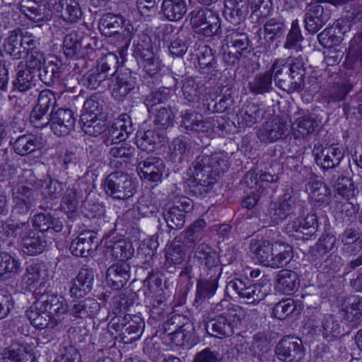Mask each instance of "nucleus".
I'll list each match as a JSON object with an SVG mask.
<instances>
[{
	"instance_id": "3c124183",
	"label": "nucleus",
	"mask_w": 362,
	"mask_h": 362,
	"mask_svg": "<svg viewBox=\"0 0 362 362\" xmlns=\"http://www.w3.org/2000/svg\"><path fill=\"white\" fill-rule=\"evenodd\" d=\"M250 4L252 16L257 20L269 15L271 10L269 0H252Z\"/></svg>"
},
{
	"instance_id": "4468645a",
	"label": "nucleus",
	"mask_w": 362,
	"mask_h": 362,
	"mask_svg": "<svg viewBox=\"0 0 362 362\" xmlns=\"http://www.w3.org/2000/svg\"><path fill=\"white\" fill-rule=\"evenodd\" d=\"M94 274L92 269L81 268L73 280L72 285L69 289L71 297L83 298L88 294L93 288Z\"/></svg>"
},
{
	"instance_id": "c9c22d12",
	"label": "nucleus",
	"mask_w": 362,
	"mask_h": 362,
	"mask_svg": "<svg viewBox=\"0 0 362 362\" xmlns=\"http://www.w3.org/2000/svg\"><path fill=\"white\" fill-rule=\"evenodd\" d=\"M315 126V122L310 117L298 118L292 124L293 136L296 139L304 138L314 132Z\"/></svg>"
},
{
	"instance_id": "c85d7f7f",
	"label": "nucleus",
	"mask_w": 362,
	"mask_h": 362,
	"mask_svg": "<svg viewBox=\"0 0 362 362\" xmlns=\"http://www.w3.org/2000/svg\"><path fill=\"white\" fill-rule=\"evenodd\" d=\"M288 132V127L281 123H267L258 132V138L264 141H274Z\"/></svg>"
},
{
	"instance_id": "774afa93",
	"label": "nucleus",
	"mask_w": 362,
	"mask_h": 362,
	"mask_svg": "<svg viewBox=\"0 0 362 362\" xmlns=\"http://www.w3.org/2000/svg\"><path fill=\"white\" fill-rule=\"evenodd\" d=\"M151 315H154V317H162L166 308L165 297L162 294L153 296L151 301Z\"/></svg>"
},
{
	"instance_id": "4c0bfd02",
	"label": "nucleus",
	"mask_w": 362,
	"mask_h": 362,
	"mask_svg": "<svg viewBox=\"0 0 362 362\" xmlns=\"http://www.w3.org/2000/svg\"><path fill=\"white\" fill-rule=\"evenodd\" d=\"M21 271L18 259L6 252H0V276L14 275Z\"/></svg>"
},
{
	"instance_id": "ddd939ff",
	"label": "nucleus",
	"mask_w": 362,
	"mask_h": 362,
	"mask_svg": "<svg viewBox=\"0 0 362 362\" xmlns=\"http://www.w3.org/2000/svg\"><path fill=\"white\" fill-rule=\"evenodd\" d=\"M98 245L97 234L93 230H86L81 233L72 241L70 245V251L75 256L87 257L97 249Z\"/></svg>"
},
{
	"instance_id": "49530a36",
	"label": "nucleus",
	"mask_w": 362,
	"mask_h": 362,
	"mask_svg": "<svg viewBox=\"0 0 362 362\" xmlns=\"http://www.w3.org/2000/svg\"><path fill=\"white\" fill-rule=\"evenodd\" d=\"M206 223L204 219H198L191 224L184 232L183 238L186 244L194 243L202 231L206 228Z\"/></svg>"
},
{
	"instance_id": "393cba45",
	"label": "nucleus",
	"mask_w": 362,
	"mask_h": 362,
	"mask_svg": "<svg viewBox=\"0 0 362 362\" xmlns=\"http://www.w3.org/2000/svg\"><path fill=\"white\" fill-rule=\"evenodd\" d=\"M124 320L125 323L122 327V334L124 337H129L130 342L139 339L145 327L144 320L139 315H127Z\"/></svg>"
},
{
	"instance_id": "58836bf2",
	"label": "nucleus",
	"mask_w": 362,
	"mask_h": 362,
	"mask_svg": "<svg viewBox=\"0 0 362 362\" xmlns=\"http://www.w3.org/2000/svg\"><path fill=\"white\" fill-rule=\"evenodd\" d=\"M124 23L123 19L116 15L111 13L106 14L103 16L100 23V30L102 33L106 36H111L115 33H117V29Z\"/></svg>"
},
{
	"instance_id": "09e8293b",
	"label": "nucleus",
	"mask_w": 362,
	"mask_h": 362,
	"mask_svg": "<svg viewBox=\"0 0 362 362\" xmlns=\"http://www.w3.org/2000/svg\"><path fill=\"white\" fill-rule=\"evenodd\" d=\"M272 76L270 72L259 74L250 83V88L257 93L269 91L271 88Z\"/></svg>"
},
{
	"instance_id": "6e6552de",
	"label": "nucleus",
	"mask_w": 362,
	"mask_h": 362,
	"mask_svg": "<svg viewBox=\"0 0 362 362\" xmlns=\"http://www.w3.org/2000/svg\"><path fill=\"white\" fill-rule=\"evenodd\" d=\"M23 176L26 179L25 183L21 181L12 189L13 199L15 203L14 210L18 214H25L28 211L32 206L33 190L28 187H37V180L30 170L24 171Z\"/></svg>"
},
{
	"instance_id": "72a5a7b5",
	"label": "nucleus",
	"mask_w": 362,
	"mask_h": 362,
	"mask_svg": "<svg viewBox=\"0 0 362 362\" xmlns=\"http://www.w3.org/2000/svg\"><path fill=\"white\" fill-rule=\"evenodd\" d=\"M325 21L323 7L321 5H315L306 16L305 27L309 32L316 33L322 27Z\"/></svg>"
},
{
	"instance_id": "7ed1b4c3",
	"label": "nucleus",
	"mask_w": 362,
	"mask_h": 362,
	"mask_svg": "<svg viewBox=\"0 0 362 362\" xmlns=\"http://www.w3.org/2000/svg\"><path fill=\"white\" fill-rule=\"evenodd\" d=\"M8 233V235L21 239V251L28 256L42 253L47 246L45 235L37 228H32L28 222L12 225Z\"/></svg>"
},
{
	"instance_id": "5701e85b",
	"label": "nucleus",
	"mask_w": 362,
	"mask_h": 362,
	"mask_svg": "<svg viewBox=\"0 0 362 362\" xmlns=\"http://www.w3.org/2000/svg\"><path fill=\"white\" fill-rule=\"evenodd\" d=\"M293 252L291 245L281 243H275V248L267 267L273 269L286 267L292 259Z\"/></svg>"
},
{
	"instance_id": "9b49d317",
	"label": "nucleus",
	"mask_w": 362,
	"mask_h": 362,
	"mask_svg": "<svg viewBox=\"0 0 362 362\" xmlns=\"http://www.w3.org/2000/svg\"><path fill=\"white\" fill-rule=\"evenodd\" d=\"M55 103L56 98L52 91L45 90L40 92L37 103L30 114V122L34 127L42 128L47 124V112Z\"/></svg>"
},
{
	"instance_id": "603ef678",
	"label": "nucleus",
	"mask_w": 362,
	"mask_h": 362,
	"mask_svg": "<svg viewBox=\"0 0 362 362\" xmlns=\"http://www.w3.org/2000/svg\"><path fill=\"white\" fill-rule=\"evenodd\" d=\"M284 23L276 19H270L264 25V32L266 37L273 40L281 36L285 30Z\"/></svg>"
},
{
	"instance_id": "39448f33",
	"label": "nucleus",
	"mask_w": 362,
	"mask_h": 362,
	"mask_svg": "<svg viewBox=\"0 0 362 362\" xmlns=\"http://www.w3.org/2000/svg\"><path fill=\"white\" fill-rule=\"evenodd\" d=\"M226 291L237 295L244 303L257 305L267 295L265 287L260 284H250L240 279H235L228 283Z\"/></svg>"
},
{
	"instance_id": "c03bdc74",
	"label": "nucleus",
	"mask_w": 362,
	"mask_h": 362,
	"mask_svg": "<svg viewBox=\"0 0 362 362\" xmlns=\"http://www.w3.org/2000/svg\"><path fill=\"white\" fill-rule=\"evenodd\" d=\"M130 127L124 122V116L115 120L109 130L112 141L118 143L126 140L129 134Z\"/></svg>"
},
{
	"instance_id": "bb28decb",
	"label": "nucleus",
	"mask_w": 362,
	"mask_h": 362,
	"mask_svg": "<svg viewBox=\"0 0 362 362\" xmlns=\"http://www.w3.org/2000/svg\"><path fill=\"white\" fill-rule=\"evenodd\" d=\"M138 64L150 76L158 74L161 69L159 57L151 49H144L137 59Z\"/></svg>"
},
{
	"instance_id": "680f3d73",
	"label": "nucleus",
	"mask_w": 362,
	"mask_h": 362,
	"mask_svg": "<svg viewBox=\"0 0 362 362\" xmlns=\"http://www.w3.org/2000/svg\"><path fill=\"white\" fill-rule=\"evenodd\" d=\"M336 238L333 235H322L317 242L313 250L319 255H324L330 251L334 246Z\"/></svg>"
},
{
	"instance_id": "20e7f679",
	"label": "nucleus",
	"mask_w": 362,
	"mask_h": 362,
	"mask_svg": "<svg viewBox=\"0 0 362 362\" xmlns=\"http://www.w3.org/2000/svg\"><path fill=\"white\" fill-rule=\"evenodd\" d=\"M203 161L204 160H196L189 170V174L193 178L189 184L192 191L199 196H204L209 192L216 182L217 176L212 165Z\"/></svg>"
},
{
	"instance_id": "f704fd0d",
	"label": "nucleus",
	"mask_w": 362,
	"mask_h": 362,
	"mask_svg": "<svg viewBox=\"0 0 362 362\" xmlns=\"http://www.w3.org/2000/svg\"><path fill=\"white\" fill-rule=\"evenodd\" d=\"M21 30H13L9 33L4 43V51L14 58H19L23 53L21 42Z\"/></svg>"
},
{
	"instance_id": "423d86ee",
	"label": "nucleus",
	"mask_w": 362,
	"mask_h": 362,
	"mask_svg": "<svg viewBox=\"0 0 362 362\" xmlns=\"http://www.w3.org/2000/svg\"><path fill=\"white\" fill-rule=\"evenodd\" d=\"M105 190L107 195L114 199H127L136 192V187L127 174L121 172L110 173L105 179Z\"/></svg>"
},
{
	"instance_id": "b1692460",
	"label": "nucleus",
	"mask_w": 362,
	"mask_h": 362,
	"mask_svg": "<svg viewBox=\"0 0 362 362\" xmlns=\"http://www.w3.org/2000/svg\"><path fill=\"white\" fill-rule=\"evenodd\" d=\"M343 244V250L352 255H356L362 250V233L355 228L346 229L339 236Z\"/></svg>"
},
{
	"instance_id": "6e6d98bb",
	"label": "nucleus",
	"mask_w": 362,
	"mask_h": 362,
	"mask_svg": "<svg viewBox=\"0 0 362 362\" xmlns=\"http://www.w3.org/2000/svg\"><path fill=\"white\" fill-rule=\"evenodd\" d=\"M185 258V253L181 245H172L165 254L166 262L170 264H179Z\"/></svg>"
},
{
	"instance_id": "aec40b11",
	"label": "nucleus",
	"mask_w": 362,
	"mask_h": 362,
	"mask_svg": "<svg viewBox=\"0 0 362 362\" xmlns=\"http://www.w3.org/2000/svg\"><path fill=\"white\" fill-rule=\"evenodd\" d=\"M161 11L165 18L170 21H179L187 11L185 0H163Z\"/></svg>"
},
{
	"instance_id": "a878e982",
	"label": "nucleus",
	"mask_w": 362,
	"mask_h": 362,
	"mask_svg": "<svg viewBox=\"0 0 362 362\" xmlns=\"http://www.w3.org/2000/svg\"><path fill=\"white\" fill-rule=\"evenodd\" d=\"M137 171L141 178L156 182L159 180L162 175V163H160V160H156L154 162L143 160L139 163Z\"/></svg>"
},
{
	"instance_id": "1a4fd4ad",
	"label": "nucleus",
	"mask_w": 362,
	"mask_h": 362,
	"mask_svg": "<svg viewBox=\"0 0 362 362\" xmlns=\"http://www.w3.org/2000/svg\"><path fill=\"white\" fill-rule=\"evenodd\" d=\"M227 315H217L206 324L207 333L218 339H224L232 336L235 328L240 324V318L234 310L227 313Z\"/></svg>"
},
{
	"instance_id": "4be33fe9",
	"label": "nucleus",
	"mask_w": 362,
	"mask_h": 362,
	"mask_svg": "<svg viewBox=\"0 0 362 362\" xmlns=\"http://www.w3.org/2000/svg\"><path fill=\"white\" fill-rule=\"evenodd\" d=\"M274 248L275 243L268 240H254L250 245V251L257 261L267 267L269 264Z\"/></svg>"
},
{
	"instance_id": "ea45409f",
	"label": "nucleus",
	"mask_w": 362,
	"mask_h": 362,
	"mask_svg": "<svg viewBox=\"0 0 362 362\" xmlns=\"http://www.w3.org/2000/svg\"><path fill=\"white\" fill-rule=\"evenodd\" d=\"M111 255L116 259L122 261L130 259L134 254V249L130 243L119 240L109 247Z\"/></svg>"
},
{
	"instance_id": "cd10ccee",
	"label": "nucleus",
	"mask_w": 362,
	"mask_h": 362,
	"mask_svg": "<svg viewBox=\"0 0 362 362\" xmlns=\"http://www.w3.org/2000/svg\"><path fill=\"white\" fill-rule=\"evenodd\" d=\"M163 140L164 137L156 134L153 130H148L137 134L136 144L141 151L151 152L159 146Z\"/></svg>"
},
{
	"instance_id": "7c9ffc66",
	"label": "nucleus",
	"mask_w": 362,
	"mask_h": 362,
	"mask_svg": "<svg viewBox=\"0 0 362 362\" xmlns=\"http://www.w3.org/2000/svg\"><path fill=\"white\" fill-rule=\"evenodd\" d=\"M26 316L33 327L39 329H52L57 325V320H52L46 312L39 310H30L27 311Z\"/></svg>"
},
{
	"instance_id": "473e14b6",
	"label": "nucleus",
	"mask_w": 362,
	"mask_h": 362,
	"mask_svg": "<svg viewBox=\"0 0 362 362\" xmlns=\"http://www.w3.org/2000/svg\"><path fill=\"white\" fill-rule=\"evenodd\" d=\"M37 136L33 134H25L19 136L14 143L15 152L21 156H25L34 151L40 146Z\"/></svg>"
},
{
	"instance_id": "a18cd8bd",
	"label": "nucleus",
	"mask_w": 362,
	"mask_h": 362,
	"mask_svg": "<svg viewBox=\"0 0 362 362\" xmlns=\"http://www.w3.org/2000/svg\"><path fill=\"white\" fill-rule=\"evenodd\" d=\"M296 308L295 301L292 298H287L277 303L273 308L272 315L279 320H284Z\"/></svg>"
},
{
	"instance_id": "69168bd1",
	"label": "nucleus",
	"mask_w": 362,
	"mask_h": 362,
	"mask_svg": "<svg viewBox=\"0 0 362 362\" xmlns=\"http://www.w3.org/2000/svg\"><path fill=\"white\" fill-rule=\"evenodd\" d=\"M317 227V216L314 214H308L303 220H301V228L303 235H306L305 238H303L308 239L313 234L315 233Z\"/></svg>"
},
{
	"instance_id": "052dcab7",
	"label": "nucleus",
	"mask_w": 362,
	"mask_h": 362,
	"mask_svg": "<svg viewBox=\"0 0 362 362\" xmlns=\"http://www.w3.org/2000/svg\"><path fill=\"white\" fill-rule=\"evenodd\" d=\"M57 294H43L37 300L35 307L41 312L49 313L52 308L57 303V298L61 297Z\"/></svg>"
},
{
	"instance_id": "bf43d9fd",
	"label": "nucleus",
	"mask_w": 362,
	"mask_h": 362,
	"mask_svg": "<svg viewBox=\"0 0 362 362\" xmlns=\"http://www.w3.org/2000/svg\"><path fill=\"white\" fill-rule=\"evenodd\" d=\"M57 303L52 309L47 313L52 320H57V325H59L63 319V315L68 312V304L66 300L63 296L57 298Z\"/></svg>"
},
{
	"instance_id": "a19ab883",
	"label": "nucleus",
	"mask_w": 362,
	"mask_h": 362,
	"mask_svg": "<svg viewBox=\"0 0 362 362\" xmlns=\"http://www.w3.org/2000/svg\"><path fill=\"white\" fill-rule=\"evenodd\" d=\"M33 85V75L30 71L25 69L21 62L18 66L16 78L14 81L15 87L20 91H26Z\"/></svg>"
},
{
	"instance_id": "de8ad7c7",
	"label": "nucleus",
	"mask_w": 362,
	"mask_h": 362,
	"mask_svg": "<svg viewBox=\"0 0 362 362\" xmlns=\"http://www.w3.org/2000/svg\"><path fill=\"white\" fill-rule=\"evenodd\" d=\"M227 43L229 47L233 49L235 53L240 54L247 49L249 40L246 34L233 33L227 37Z\"/></svg>"
},
{
	"instance_id": "338daca9",
	"label": "nucleus",
	"mask_w": 362,
	"mask_h": 362,
	"mask_svg": "<svg viewBox=\"0 0 362 362\" xmlns=\"http://www.w3.org/2000/svg\"><path fill=\"white\" fill-rule=\"evenodd\" d=\"M342 265V258L337 255L332 254L324 262L323 270L328 274L336 273L340 270Z\"/></svg>"
},
{
	"instance_id": "9d476101",
	"label": "nucleus",
	"mask_w": 362,
	"mask_h": 362,
	"mask_svg": "<svg viewBox=\"0 0 362 362\" xmlns=\"http://www.w3.org/2000/svg\"><path fill=\"white\" fill-rule=\"evenodd\" d=\"M275 353L283 362H300L305 356V349L299 338L286 337L276 345Z\"/></svg>"
},
{
	"instance_id": "2f4dec72",
	"label": "nucleus",
	"mask_w": 362,
	"mask_h": 362,
	"mask_svg": "<svg viewBox=\"0 0 362 362\" xmlns=\"http://www.w3.org/2000/svg\"><path fill=\"white\" fill-rule=\"evenodd\" d=\"M339 22L332 27L326 28L318 36L320 43L325 47H331L338 45L343 40V35L346 31L341 30L338 25Z\"/></svg>"
},
{
	"instance_id": "13d9d810",
	"label": "nucleus",
	"mask_w": 362,
	"mask_h": 362,
	"mask_svg": "<svg viewBox=\"0 0 362 362\" xmlns=\"http://www.w3.org/2000/svg\"><path fill=\"white\" fill-rule=\"evenodd\" d=\"M335 190L343 197L348 198L354 192V185L351 180L347 177H339L334 185Z\"/></svg>"
},
{
	"instance_id": "f8f14e48",
	"label": "nucleus",
	"mask_w": 362,
	"mask_h": 362,
	"mask_svg": "<svg viewBox=\"0 0 362 362\" xmlns=\"http://www.w3.org/2000/svg\"><path fill=\"white\" fill-rule=\"evenodd\" d=\"M50 129L58 136H65L73 129L75 119L70 109L59 108L50 115Z\"/></svg>"
},
{
	"instance_id": "412c9836",
	"label": "nucleus",
	"mask_w": 362,
	"mask_h": 362,
	"mask_svg": "<svg viewBox=\"0 0 362 362\" xmlns=\"http://www.w3.org/2000/svg\"><path fill=\"white\" fill-rule=\"evenodd\" d=\"M100 308V303L95 299L87 298L73 305L69 313L75 318L93 317Z\"/></svg>"
},
{
	"instance_id": "c756f323",
	"label": "nucleus",
	"mask_w": 362,
	"mask_h": 362,
	"mask_svg": "<svg viewBox=\"0 0 362 362\" xmlns=\"http://www.w3.org/2000/svg\"><path fill=\"white\" fill-rule=\"evenodd\" d=\"M248 0H226L225 6L229 11L230 21L238 23L244 19L249 12Z\"/></svg>"
},
{
	"instance_id": "e2e57ef3",
	"label": "nucleus",
	"mask_w": 362,
	"mask_h": 362,
	"mask_svg": "<svg viewBox=\"0 0 362 362\" xmlns=\"http://www.w3.org/2000/svg\"><path fill=\"white\" fill-rule=\"evenodd\" d=\"M81 45L75 34H69L64 40V52L66 56L74 57L78 54Z\"/></svg>"
},
{
	"instance_id": "0e129e2a",
	"label": "nucleus",
	"mask_w": 362,
	"mask_h": 362,
	"mask_svg": "<svg viewBox=\"0 0 362 362\" xmlns=\"http://www.w3.org/2000/svg\"><path fill=\"white\" fill-rule=\"evenodd\" d=\"M189 324H183L182 327H177L176 330L173 329V332L168 333L169 340L176 345H183L186 338L188 337L189 331Z\"/></svg>"
},
{
	"instance_id": "0eeeda50",
	"label": "nucleus",
	"mask_w": 362,
	"mask_h": 362,
	"mask_svg": "<svg viewBox=\"0 0 362 362\" xmlns=\"http://www.w3.org/2000/svg\"><path fill=\"white\" fill-rule=\"evenodd\" d=\"M297 207L296 199L290 194H284L281 199L272 202L268 214L261 221L263 226H274L293 214Z\"/></svg>"
},
{
	"instance_id": "e433bc0d",
	"label": "nucleus",
	"mask_w": 362,
	"mask_h": 362,
	"mask_svg": "<svg viewBox=\"0 0 362 362\" xmlns=\"http://www.w3.org/2000/svg\"><path fill=\"white\" fill-rule=\"evenodd\" d=\"M207 14L206 21L203 23L202 27L197 28L194 32L207 37L218 35L221 30L219 17L212 11Z\"/></svg>"
},
{
	"instance_id": "6ab92c4d",
	"label": "nucleus",
	"mask_w": 362,
	"mask_h": 362,
	"mask_svg": "<svg viewBox=\"0 0 362 362\" xmlns=\"http://www.w3.org/2000/svg\"><path fill=\"white\" fill-rule=\"evenodd\" d=\"M300 284L298 274L291 270L282 269L279 272L276 279L277 289L284 294L289 295L295 292Z\"/></svg>"
},
{
	"instance_id": "f257e3e1",
	"label": "nucleus",
	"mask_w": 362,
	"mask_h": 362,
	"mask_svg": "<svg viewBox=\"0 0 362 362\" xmlns=\"http://www.w3.org/2000/svg\"><path fill=\"white\" fill-rule=\"evenodd\" d=\"M194 258L204 266L201 274L202 281L197 285L195 298V302L202 303L215 294L222 268L218 252L205 243L195 247Z\"/></svg>"
},
{
	"instance_id": "8fccbe9b",
	"label": "nucleus",
	"mask_w": 362,
	"mask_h": 362,
	"mask_svg": "<svg viewBox=\"0 0 362 362\" xmlns=\"http://www.w3.org/2000/svg\"><path fill=\"white\" fill-rule=\"evenodd\" d=\"M45 59L42 53L37 51H32L27 55L25 65V69L33 74L35 71H40L44 69Z\"/></svg>"
},
{
	"instance_id": "2eb2a0df",
	"label": "nucleus",
	"mask_w": 362,
	"mask_h": 362,
	"mask_svg": "<svg viewBox=\"0 0 362 362\" xmlns=\"http://www.w3.org/2000/svg\"><path fill=\"white\" fill-rule=\"evenodd\" d=\"M130 265L120 262L110 266L106 272V279L111 288L115 290L122 288L130 277Z\"/></svg>"
},
{
	"instance_id": "864d4df0",
	"label": "nucleus",
	"mask_w": 362,
	"mask_h": 362,
	"mask_svg": "<svg viewBox=\"0 0 362 362\" xmlns=\"http://www.w3.org/2000/svg\"><path fill=\"white\" fill-rule=\"evenodd\" d=\"M110 88L115 98H121L127 95L134 88V84L123 78L117 79L112 82Z\"/></svg>"
},
{
	"instance_id": "5fc2aeb1",
	"label": "nucleus",
	"mask_w": 362,
	"mask_h": 362,
	"mask_svg": "<svg viewBox=\"0 0 362 362\" xmlns=\"http://www.w3.org/2000/svg\"><path fill=\"white\" fill-rule=\"evenodd\" d=\"M322 329H320L322 332V335L325 338L329 337H334L335 334H338V329L339 325L337 320H334L332 315H325L322 321Z\"/></svg>"
},
{
	"instance_id": "a211bd4d",
	"label": "nucleus",
	"mask_w": 362,
	"mask_h": 362,
	"mask_svg": "<svg viewBox=\"0 0 362 362\" xmlns=\"http://www.w3.org/2000/svg\"><path fill=\"white\" fill-rule=\"evenodd\" d=\"M339 313L348 322H355L362 316V298L351 296L341 303Z\"/></svg>"
},
{
	"instance_id": "79ce46f5",
	"label": "nucleus",
	"mask_w": 362,
	"mask_h": 362,
	"mask_svg": "<svg viewBox=\"0 0 362 362\" xmlns=\"http://www.w3.org/2000/svg\"><path fill=\"white\" fill-rule=\"evenodd\" d=\"M183 124L187 129L205 132L210 128V123L204 121L192 112H186L183 117Z\"/></svg>"
},
{
	"instance_id": "f03ea898",
	"label": "nucleus",
	"mask_w": 362,
	"mask_h": 362,
	"mask_svg": "<svg viewBox=\"0 0 362 362\" xmlns=\"http://www.w3.org/2000/svg\"><path fill=\"white\" fill-rule=\"evenodd\" d=\"M21 11L29 19L36 22L48 21L52 16L65 21L75 22L81 16V8L76 0H59L58 2L22 0Z\"/></svg>"
},
{
	"instance_id": "4d7b16f0",
	"label": "nucleus",
	"mask_w": 362,
	"mask_h": 362,
	"mask_svg": "<svg viewBox=\"0 0 362 362\" xmlns=\"http://www.w3.org/2000/svg\"><path fill=\"white\" fill-rule=\"evenodd\" d=\"M78 203L76 192L72 189H68L62 198L61 208L66 213H73L76 211Z\"/></svg>"
},
{
	"instance_id": "dca6fc26",
	"label": "nucleus",
	"mask_w": 362,
	"mask_h": 362,
	"mask_svg": "<svg viewBox=\"0 0 362 362\" xmlns=\"http://www.w3.org/2000/svg\"><path fill=\"white\" fill-rule=\"evenodd\" d=\"M3 362H35V356L30 346L12 344L3 352Z\"/></svg>"
},
{
	"instance_id": "f3484780",
	"label": "nucleus",
	"mask_w": 362,
	"mask_h": 362,
	"mask_svg": "<svg viewBox=\"0 0 362 362\" xmlns=\"http://www.w3.org/2000/svg\"><path fill=\"white\" fill-rule=\"evenodd\" d=\"M305 189L310 200L318 205L325 203L331 194L330 189L315 175L310 177Z\"/></svg>"
},
{
	"instance_id": "37998d69",
	"label": "nucleus",
	"mask_w": 362,
	"mask_h": 362,
	"mask_svg": "<svg viewBox=\"0 0 362 362\" xmlns=\"http://www.w3.org/2000/svg\"><path fill=\"white\" fill-rule=\"evenodd\" d=\"M163 218L171 229H177L182 228L185 222V216L180 211V208L173 206L166 212L163 213Z\"/></svg>"
}]
</instances>
